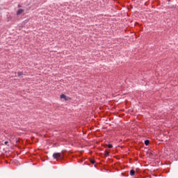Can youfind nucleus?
Instances as JSON below:
<instances>
[{
    "label": "nucleus",
    "mask_w": 178,
    "mask_h": 178,
    "mask_svg": "<svg viewBox=\"0 0 178 178\" xmlns=\"http://www.w3.org/2000/svg\"><path fill=\"white\" fill-rule=\"evenodd\" d=\"M53 158L58 161V159H62L63 158V155L60 153H54L53 154Z\"/></svg>",
    "instance_id": "1"
},
{
    "label": "nucleus",
    "mask_w": 178,
    "mask_h": 178,
    "mask_svg": "<svg viewBox=\"0 0 178 178\" xmlns=\"http://www.w3.org/2000/svg\"><path fill=\"white\" fill-rule=\"evenodd\" d=\"M23 12H24V9H19L17 11V15H22V13H23Z\"/></svg>",
    "instance_id": "2"
},
{
    "label": "nucleus",
    "mask_w": 178,
    "mask_h": 178,
    "mask_svg": "<svg viewBox=\"0 0 178 178\" xmlns=\"http://www.w3.org/2000/svg\"><path fill=\"white\" fill-rule=\"evenodd\" d=\"M129 174L131 176H134V175H136V171H134V170H131Z\"/></svg>",
    "instance_id": "3"
},
{
    "label": "nucleus",
    "mask_w": 178,
    "mask_h": 178,
    "mask_svg": "<svg viewBox=\"0 0 178 178\" xmlns=\"http://www.w3.org/2000/svg\"><path fill=\"white\" fill-rule=\"evenodd\" d=\"M60 99H66V95H60Z\"/></svg>",
    "instance_id": "4"
},
{
    "label": "nucleus",
    "mask_w": 178,
    "mask_h": 178,
    "mask_svg": "<svg viewBox=\"0 0 178 178\" xmlns=\"http://www.w3.org/2000/svg\"><path fill=\"white\" fill-rule=\"evenodd\" d=\"M145 145H149V141L148 140H145Z\"/></svg>",
    "instance_id": "5"
},
{
    "label": "nucleus",
    "mask_w": 178,
    "mask_h": 178,
    "mask_svg": "<svg viewBox=\"0 0 178 178\" xmlns=\"http://www.w3.org/2000/svg\"><path fill=\"white\" fill-rule=\"evenodd\" d=\"M20 76H23V72H18V77H20Z\"/></svg>",
    "instance_id": "6"
},
{
    "label": "nucleus",
    "mask_w": 178,
    "mask_h": 178,
    "mask_svg": "<svg viewBox=\"0 0 178 178\" xmlns=\"http://www.w3.org/2000/svg\"><path fill=\"white\" fill-rule=\"evenodd\" d=\"M104 154H105L106 156H109V152L106 151Z\"/></svg>",
    "instance_id": "7"
},
{
    "label": "nucleus",
    "mask_w": 178,
    "mask_h": 178,
    "mask_svg": "<svg viewBox=\"0 0 178 178\" xmlns=\"http://www.w3.org/2000/svg\"><path fill=\"white\" fill-rule=\"evenodd\" d=\"M90 163L94 165V163H95V160H90Z\"/></svg>",
    "instance_id": "8"
},
{
    "label": "nucleus",
    "mask_w": 178,
    "mask_h": 178,
    "mask_svg": "<svg viewBox=\"0 0 178 178\" xmlns=\"http://www.w3.org/2000/svg\"><path fill=\"white\" fill-rule=\"evenodd\" d=\"M112 147H113L112 145H108V148H112Z\"/></svg>",
    "instance_id": "9"
},
{
    "label": "nucleus",
    "mask_w": 178,
    "mask_h": 178,
    "mask_svg": "<svg viewBox=\"0 0 178 178\" xmlns=\"http://www.w3.org/2000/svg\"><path fill=\"white\" fill-rule=\"evenodd\" d=\"M4 144H5L6 145H8V141H6V142L4 143Z\"/></svg>",
    "instance_id": "10"
}]
</instances>
